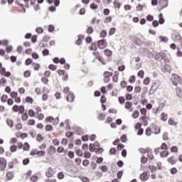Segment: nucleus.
<instances>
[{"mask_svg": "<svg viewBox=\"0 0 182 182\" xmlns=\"http://www.w3.org/2000/svg\"><path fill=\"white\" fill-rule=\"evenodd\" d=\"M155 58L156 60H159V62H161L164 58H166V53H156L155 54Z\"/></svg>", "mask_w": 182, "mask_h": 182, "instance_id": "1", "label": "nucleus"}, {"mask_svg": "<svg viewBox=\"0 0 182 182\" xmlns=\"http://www.w3.org/2000/svg\"><path fill=\"white\" fill-rule=\"evenodd\" d=\"M0 167H1V171H4L6 168V159L5 158L0 157Z\"/></svg>", "mask_w": 182, "mask_h": 182, "instance_id": "2", "label": "nucleus"}, {"mask_svg": "<svg viewBox=\"0 0 182 182\" xmlns=\"http://www.w3.org/2000/svg\"><path fill=\"white\" fill-rule=\"evenodd\" d=\"M98 48L100 49H105L106 48V40L102 39L97 42Z\"/></svg>", "mask_w": 182, "mask_h": 182, "instance_id": "3", "label": "nucleus"}, {"mask_svg": "<svg viewBox=\"0 0 182 182\" xmlns=\"http://www.w3.org/2000/svg\"><path fill=\"white\" fill-rule=\"evenodd\" d=\"M73 130H74V132H76L77 134H79L80 136H82V134H85L83 129H82V128L79 127H73Z\"/></svg>", "mask_w": 182, "mask_h": 182, "instance_id": "4", "label": "nucleus"}, {"mask_svg": "<svg viewBox=\"0 0 182 182\" xmlns=\"http://www.w3.org/2000/svg\"><path fill=\"white\" fill-rule=\"evenodd\" d=\"M67 101L72 103V102H75V95L73 92H70L69 95L67 96Z\"/></svg>", "mask_w": 182, "mask_h": 182, "instance_id": "5", "label": "nucleus"}, {"mask_svg": "<svg viewBox=\"0 0 182 182\" xmlns=\"http://www.w3.org/2000/svg\"><path fill=\"white\" fill-rule=\"evenodd\" d=\"M46 177L48 178L50 177H53V169L51 167H49L46 173Z\"/></svg>", "mask_w": 182, "mask_h": 182, "instance_id": "6", "label": "nucleus"}, {"mask_svg": "<svg viewBox=\"0 0 182 182\" xmlns=\"http://www.w3.org/2000/svg\"><path fill=\"white\" fill-rule=\"evenodd\" d=\"M6 177L9 181H11V180L15 177V174L14 173V171H9L6 173Z\"/></svg>", "mask_w": 182, "mask_h": 182, "instance_id": "7", "label": "nucleus"}, {"mask_svg": "<svg viewBox=\"0 0 182 182\" xmlns=\"http://www.w3.org/2000/svg\"><path fill=\"white\" fill-rule=\"evenodd\" d=\"M160 5H163V4H165L164 6H162L161 9H164V8H167L168 6V0H159Z\"/></svg>", "mask_w": 182, "mask_h": 182, "instance_id": "8", "label": "nucleus"}, {"mask_svg": "<svg viewBox=\"0 0 182 182\" xmlns=\"http://www.w3.org/2000/svg\"><path fill=\"white\" fill-rule=\"evenodd\" d=\"M167 161H168L170 164H176V163H177V159H175L174 156H171L167 159Z\"/></svg>", "mask_w": 182, "mask_h": 182, "instance_id": "9", "label": "nucleus"}, {"mask_svg": "<svg viewBox=\"0 0 182 182\" xmlns=\"http://www.w3.org/2000/svg\"><path fill=\"white\" fill-rule=\"evenodd\" d=\"M147 173L146 172H144L140 175V179L141 180V181H146L147 180Z\"/></svg>", "mask_w": 182, "mask_h": 182, "instance_id": "10", "label": "nucleus"}, {"mask_svg": "<svg viewBox=\"0 0 182 182\" xmlns=\"http://www.w3.org/2000/svg\"><path fill=\"white\" fill-rule=\"evenodd\" d=\"M48 153L50 154H55V153H56V148H55V146L50 145L49 147Z\"/></svg>", "mask_w": 182, "mask_h": 182, "instance_id": "11", "label": "nucleus"}, {"mask_svg": "<svg viewBox=\"0 0 182 182\" xmlns=\"http://www.w3.org/2000/svg\"><path fill=\"white\" fill-rule=\"evenodd\" d=\"M159 39L161 42H164V43H167V42H168V38L166 36H159Z\"/></svg>", "mask_w": 182, "mask_h": 182, "instance_id": "12", "label": "nucleus"}, {"mask_svg": "<svg viewBox=\"0 0 182 182\" xmlns=\"http://www.w3.org/2000/svg\"><path fill=\"white\" fill-rule=\"evenodd\" d=\"M167 72V73H170V72L171 71V67H170V65L166 64L164 66V70L162 69V72L165 73V71Z\"/></svg>", "mask_w": 182, "mask_h": 182, "instance_id": "13", "label": "nucleus"}, {"mask_svg": "<svg viewBox=\"0 0 182 182\" xmlns=\"http://www.w3.org/2000/svg\"><path fill=\"white\" fill-rule=\"evenodd\" d=\"M29 149H31V146L29 145V143L26 142L24 144V146H23V150H24V151H29Z\"/></svg>", "mask_w": 182, "mask_h": 182, "instance_id": "14", "label": "nucleus"}, {"mask_svg": "<svg viewBox=\"0 0 182 182\" xmlns=\"http://www.w3.org/2000/svg\"><path fill=\"white\" fill-rule=\"evenodd\" d=\"M7 126L12 128L14 127V120L7 119H6Z\"/></svg>", "mask_w": 182, "mask_h": 182, "instance_id": "15", "label": "nucleus"}, {"mask_svg": "<svg viewBox=\"0 0 182 182\" xmlns=\"http://www.w3.org/2000/svg\"><path fill=\"white\" fill-rule=\"evenodd\" d=\"M168 151H163L160 153L161 157H168Z\"/></svg>", "mask_w": 182, "mask_h": 182, "instance_id": "16", "label": "nucleus"}, {"mask_svg": "<svg viewBox=\"0 0 182 182\" xmlns=\"http://www.w3.org/2000/svg\"><path fill=\"white\" fill-rule=\"evenodd\" d=\"M104 53L105 55H106V56H108V58H110V56H112V55L113 54L112 50L107 49L105 50Z\"/></svg>", "mask_w": 182, "mask_h": 182, "instance_id": "17", "label": "nucleus"}, {"mask_svg": "<svg viewBox=\"0 0 182 182\" xmlns=\"http://www.w3.org/2000/svg\"><path fill=\"white\" fill-rule=\"evenodd\" d=\"M107 36V31L106 30H102L100 32V38H106Z\"/></svg>", "mask_w": 182, "mask_h": 182, "instance_id": "18", "label": "nucleus"}, {"mask_svg": "<svg viewBox=\"0 0 182 182\" xmlns=\"http://www.w3.org/2000/svg\"><path fill=\"white\" fill-rule=\"evenodd\" d=\"M132 106H133V103H132V102H129L127 101L126 103H125V109H132Z\"/></svg>", "mask_w": 182, "mask_h": 182, "instance_id": "19", "label": "nucleus"}, {"mask_svg": "<svg viewBox=\"0 0 182 182\" xmlns=\"http://www.w3.org/2000/svg\"><path fill=\"white\" fill-rule=\"evenodd\" d=\"M139 116H140V112L138 110L134 111L132 114L133 119H137Z\"/></svg>", "mask_w": 182, "mask_h": 182, "instance_id": "20", "label": "nucleus"}, {"mask_svg": "<svg viewBox=\"0 0 182 182\" xmlns=\"http://www.w3.org/2000/svg\"><path fill=\"white\" fill-rule=\"evenodd\" d=\"M17 149H18V146H16V145H11L10 146V151L11 153H15V151H16Z\"/></svg>", "mask_w": 182, "mask_h": 182, "instance_id": "21", "label": "nucleus"}, {"mask_svg": "<svg viewBox=\"0 0 182 182\" xmlns=\"http://www.w3.org/2000/svg\"><path fill=\"white\" fill-rule=\"evenodd\" d=\"M36 140L37 141H43V140H45V138L42 136V134H38L36 136Z\"/></svg>", "mask_w": 182, "mask_h": 182, "instance_id": "22", "label": "nucleus"}, {"mask_svg": "<svg viewBox=\"0 0 182 182\" xmlns=\"http://www.w3.org/2000/svg\"><path fill=\"white\" fill-rule=\"evenodd\" d=\"M53 130V127L50 124H47L46 126V132H52Z\"/></svg>", "mask_w": 182, "mask_h": 182, "instance_id": "23", "label": "nucleus"}, {"mask_svg": "<svg viewBox=\"0 0 182 182\" xmlns=\"http://www.w3.org/2000/svg\"><path fill=\"white\" fill-rule=\"evenodd\" d=\"M33 62V60L32 58H27L25 61V65L26 66H29Z\"/></svg>", "mask_w": 182, "mask_h": 182, "instance_id": "24", "label": "nucleus"}, {"mask_svg": "<svg viewBox=\"0 0 182 182\" xmlns=\"http://www.w3.org/2000/svg\"><path fill=\"white\" fill-rule=\"evenodd\" d=\"M137 75L141 77V79H143L144 77V71L143 70H139Z\"/></svg>", "mask_w": 182, "mask_h": 182, "instance_id": "25", "label": "nucleus"}, {"mask_svg": "<svg viewBox=\"0 0 182 182\" xmlns=\"http://www.w3.org/2000/svg\"><path fill=\"white\" fill-rule=\"evenodd\" d=\"M96 146H95V145L93 144H90V147H89V150L90 151H91V153H93V151H96Z\"/></svg>", "mask_w": 182, "mask_h": 182, "instance_id": "26", "label": "nucleus"}, {"mask_svg": "<svg viewBox=\"0 0 182 182\" xmlns=\"http://www.w3.org/2000/svg\"><path fill=\"white\" fill-rule=\"evenodd\" d=\"M18 112H19V114H23V113H24V112H25V106L21 105V106L19 107Z\"/></svg>", "mask_w": 182, "mask_h": 182, "instance_id": "27", "label": "nucleus"}, {"mask_svg": "<svg viewBox=\"0 0 182 182\" xmlns=\"http://www.w3.org/2000/svg\"><path fill=\"white\" fill-rule=\"evenodd\" d=\"M7 100H8V95H3L1 98V101L2 102V103H6Z\"/></svg>", "mask_w": 182, "mask_h": 182, "instance_id": "28", "label": "nucleus"}, {"mask_svg": "<svg viewBox=\"0 0 182 182\" xmlns=\"http://www.w3.org/2000/svg\"><path fill=\"white\" fill-rule=\"evenodd\" d=\"M146 21H148L149 22H153V21H154V17L152 15L149 14L146 16Z\"/></svg>", "mask_w": 182, "mask_h": 182, "instance_id": "29", "label": "nucleus"}, {"mask_svg": "<svg viewBox=\"0 0 182 182\" xmlns=\"http://www.w3.org/2000/svg\"><path fill=\"white\" fill-rule=\"evenodd\" d=\"M134 43H136V45H138L139 46H140V45H141V41H140V38H135L134 41Z\"/></svg>", "mask_w": 182, "mask_h": 182, "instance_id": "30", "label": "nucleus"}, {"mask_svg": "<svg viewBox=\"0 0 182 182\" xmlns=\"http://www.w3.org/2000/svg\"><path fill=\"white\" fill-rule=\"evenodd\" d=\"M32 66H34V70H39V68H41V65L39 63H32Z\"/></svg>", "mask_w": 182, "mask_h": 182, "instance_id": "31", "label": "nucleus"}, {"mask_svg": "<svg viewBox=\"0 0 182 182\" xmlns=\"http://www.w3.org/2000/svg\"><path fill=\"white\" fill-rule=\"evenodd\" d=\"M58 178L59 180H63V178H65V174H63V172H60L58 173Z\"/></svg>", "mask_w": 182, "mask_h": 182, "instance_id": "32", "label": "nucleus"}, {"mask_svg": "<svg viewBox=\"0 0 182 182\" xmlns=\"http://www.w3.org/2000/svg\"><path fill=\"white\" fill-rule=\"evenodd\" d=\"M10 96H11V97H12V99H16L18 96V92L13 91L11 92Z\"/></svg>", "mask_w": 182, "mask_h": 182, "instance_id": "33", "label": "nucleus"}, {"mask_svg": "<svg viewBox=\"0 0 182 182\" xmlns=\"http://www.w3.org/2000/svg\"><path fill=\"white\" fill-rule=\"evenodd\" d=\"M26 102L27 103H31V105H32V103H33V98H32L31 97H27L26 98Z\"/></svg>", "mask_w": 182, "mask_h": 182, "instance_id": "34", "label": "nucleus"}, {"mask_svg": "<svg viewBox=\"0 0 182 182\" xmlns=\"http://www.w3.org/2000/svg\"><path fill=\"white\" fill-rule=\"evenodd\" d=\"M161 120H162L163 122H167V114H166V113H164V112H163V113L161 114Z\"/></svg>", "mask_w": 182, "mask_h": 182, "instance_id": "35", "label": "nucleus"}, {"mask_svg": "<svg viewBox=\"0 0 182 182\" xmlns=\"http://www.w3.org/2000/svg\"><path fill=\"white\" fill-rule=\"evenodd\" d=\"M159 148H161V150H168V147L166 143H162V145Z\"/></svg>", "mask_w": 182, "mask_h": 182, "instance_id": "36", "label": "nucleus"}, {"mask_svg": "<svg viewBox=\"0 0 182 182\" xmlns=\"http://www.w3.org/2000/svg\"><path fill=\"white\" fill-rule=\"evenodd\" d=\"M118 100H119V103H120V105H123V103H124V102H126V99L124 98V97H119Z\"/></svg>", "mask_w": 182, "mask_h": 182, "instance_id": "37", "label": "nucleus"}, {"mask_svg": "<svg viewBox=\"0 0 182 182\" xmlns=\"http://www.w3.org/2000/svg\"><path fill=\"white\" fill-rule=\"evenodd\" d=\"M150 84V77H146L144 80V85H146V86H147L148 85Z\"/></svg>", "mask_w": 182, "mask_h": 182, "instance_id": "38", "label": "nucleus"}, {"mask_svg": "<svg viewBox=\"0 0 182 182\" xmlns=\"http://www.w3.org/2000/svg\"><path fill=\"white\" fill-rule=\"evenodd\" d=\"M105 23H110L112 22V16H107L104 20Z\"/></svg>", "mask_w": 182, "mask_h": 182, "instance_id": "39", "label": "nucleus"}, {"mask_svg": "<svg viewBox=\"0 0 182 182\" xmlns=\"http://www.w3.org/2000/svg\"><path fill=\"white\" fill-rule=\"evenodd\" d=\"M28 113H26V112L23 114V115L21 116V119H22L23 122L28 120Z\"/></svg>", "mask_w": 182, "mask_h": 182, "instance_id": "40", "label": "nucleus"}, {"mask_svg": "<svg viewBox=\"0 0 182 182\" xmlns=\"http://www.w3.org/2000/svg\"><path fill=\"white\" fill-rule=\"evenodd\" d=\"M164 22H165V20L163 18V14H159V23L161 25H163V23H164Z\"/></svg>", "mask_w": 182, "mask_h": 182, "instance_id": "41", "label": "nucleus"}, {"mask_svg": "<svg viewBox=\"0 0 182 182\" xmlns=\"http://www.w3.org/2000/svg\"><path fill=\"white\" fill-rule=\"evenodd\" d=\"M89 164H90V162L89 161V160H87V159L83 160L82 166H84V167H87V166H89Z\"/></svg>", "mask_w": 182, "mask_h": 182, "instance_id": "42", "label": "nucleus"}, {"mask_svg": "<svg viewBox=\"0 0 182 182\" xmlns=\"http://www.w3.org/2000/svg\"><path fill=\"white\" fill-rule=\"evenodd\" d=\"M55 120V119L53 117H47L46 118V122H48V123H52V122H53Z\"/></svg>", "mask_w": 182, "mask_h": 182, "instance_id": "43", "label": "nucleus"}, {"mask_svg": "<svg viewBox=\"0 0 182 182\" xmlns=\"http://www.w3.org/2000/svg\"><path fill=\"white\" fill-rule=\"evenodd\" d=\"M141 92V87L136 86L134 87V93H140Z\"/></svg>", "mask_w": 182, "mask_h": 182, "instance_id": "44", "label": "nucleus"}, {"mask_svg": "<svg viewBox=\"0 0 182 182\" xmlns=\"http://www.w3.org/2000/svg\"><path fill=\"white\" fill-rule=\"evenodd\" d=\"M114 6H115V8H117L118 9H120V6H122V4H120V3L117 2V1H114Z\"/></svg>", "mask_w": 182, "mask_h": 182, "instance_id": "45", "label": "nucleus"}, {"mask_svg": "<svg viewBox=\"0 0 182 182\" xmlns=\"http://www.w3.org/2000/svg\"><path fill=\"white\" fill-rule=\"evenodd\" d=\"M48 69H50V70H56V69H58V67L53 64H50L48 66Z\"/></svg>", "mask_w": 182, "mask_h": 182, "instance_id": "46", "label": "nucleus"}, {"mask_svg": "<svg viewBox=\"0 0 182 182\" xmlns=\"http://www.w3.org/2000/svg\"><path fill=\"white\" fill-rule=\"evenodd\" d=\"M171 153H177L178 151V148L177 146H173L171 148Z\"/></svg>", "mask_w": 182, "mask_h": 182, "instance_id": "47", "label": "nucleus"}, {"mask_svg": "<svg viewBox=\"0 0 182 182\" xmlns=\"http://www.w3.org/2000/svg\"><path fill=\"white\" fill-rule=\"evenodd\" d=\"M41 82H43V83H44V85H48V82H49V79H48L46 77H43L41 78Z\"/></svg>", "mask_w": 182, "mask_h": 182, "instance_id": "48", "label": "nucleus"}, {"mask_svg": "<svg viewBox=\"0 0 182 182\" xmlns=\"http://www.w3.org/2000/svg\"><path fill=\"white\" fill-rule=\"evenodd\" d=\"M53 144L54 146H59V144H60V141H59L58 139H55L53 140Z\"/></svg>", "mask_w": 182, "mask_h": 182, "instance_id": "49", "label": "nucleus"}, {"mask_svg": "<svg viewBox=\"0 0 182 182\" xmlns=\"http://www.w3.org/2000/svg\"><path fill=\"white\" fill-rule=\"evenodd\" d=\"M87 32L89 34H92L93 32H95V29H93V27L90 26V27L87 28Z\"/></svg>", "mask_w": 182, "mask_h": 182, "instance_id": "50", "label": "nucleus"}, {"mask_svg": "<svg viewBox=\"0 0 182 182\" xmlns=\"http://www.w3.org/2000/svg\"><path fill=\"white\" fill-rule=\"evenodd\" d=\"M90 50H97V47L96 46V43H92L91 44Z\"/></svg>", "mask_w": 182, "mask_h": 182, "instance_id": "51", "label": "nucleus"}, {"mask_svg": "<svg viewBox=\"0 0 182 182\" xmlns=\"http://www.w3.org/2000/svg\"><path fill=\"white\" fill-rule=\"evenodd\" d=\"M12 110L15 112V113H18V112H19V106L18 105H14L12 107Z\"/></svg>", "mask_w": 182, "mask_h": 182, "instance_id": "52", "label": "nucleus"}, {"mask_svg": "<svg viewBox=\"0 0 182 182\" xmlns=\"http://www.w3.org/2000/svg\"><path fill=\"white\" fill-rule=\"evenodd\" d=\"M129 83H134L136 82V76L132 75L129 80Z\"/></svg>", "mask_w": 182, "mask_h": 182, "instance_id": "53", "label": "nucleus"}, {"mask_svg": "<svg viewBox=\"0 0 182 182\" xmlns=\"http://www.w3.org/2000/svg\"><path fill=\"white\" fill-rule=\"evenodd\" d=\"M100 167V169L103 171V173H107V166L103 165V166H101Z\"/></svg>", "mask_w": 182, "mask_h": 182, "instance_id": "54", "label": "nucleus"}, {"mask_svg": "<svg viewBox=\"0 0 182 182\" xmlns=\"http://www.w3.org/2000/svg\"><path fill=\"white\" fill-rule=\"evenodd\" d=\"M28 116L30 117H35V111H33V109H30L28 111Z\"/></svg>", "mask_w": 182, "mask_h": 182, "instance_id": "55", "label": "nucleus"}, {"mask_svg": "<svg viewBox=\"0 0 182 182\" xmlns=\"http://www.w3.org/2000/svg\"><path fill=\"white\" fill-rule=\"evenodd\" d=\"M38 151H37L36 149H33L30 153V156H38Z\"/></svg>", "mask_w": 182, "mask_h": 182, "instance_id": "56", "label": "nucleus"}, {"mask_svg": "<svg viewBox=\"0 0 182 182\" xmlns=\"http://www.w3.org/2000/svg\"><path fill=\"white\" fill-rule=\"evenodd\" d=\"M120 85L123 89H124V87H127V82L125 80L122 81Z\"/></svg>", "mask_w": 182, "mask_h": 182, "instance_id": "57", "label": "nucleus"}, {"mask_svg": "<svg viewBox=\"0 0 182 182\" xmlns=\"http://www.w3.org/2000/svg\"><path fill=\"white\" fill-rule=\"evenodd\" d=\"M92 154L90 152H86L84 154V159H90Z\"/></svg>", "mask_w": 182, "mask_h": 182, "instance_id": "58", "label": "nucleus"}, {"mask_svg": "<svg viewBox=\"0 0 182 182\" xmlns=\"http://www.w3.org/2000/svg\"><path fill=\"white\" fill-rule=\"evenodd\" d=\"M115 33H116V28L112 27L109 30V35H114Z\"/></svg>", "mask_w": 182, "mask_h": 182, "instance_id": "59", "label": "nucleus"}, {"mask_svg": "<svg viewBox=\"0 0 182 182\" xmlns=\"http://www.w3.org/2000/svg\"><path fill=\"white\" fill-rule=\"evenodd\" d=\"M82 141H89V135L86 134L82 136Z\"/></svg>", "mask_w": 182, "mask_h": 182, "instance_id": "60", "label": "nucleus"}, {"mask_svg": "<svg viewBox=\"0 0 182 182\" xmlns=\"http://www.w3.org/2000/svg\"><path fill=\"white\" fill-rule=\"evenodd\" d=\"M31 181L36 182L38 181V176L33 175L31 177Z\"/></svg>", "mask_w": 182, "mask_h": 182, "instance_id": "61", "label": "nucleus"}, {"mask_svg": "<svg viewBox=\"0 0 182 182\" xmlns=\"http://www.w3.org/2000/svg\"><path fill=\"white\" fill-rule=\"evenodd\" d=\"M80 178L83 182H90V179H89L87 177L82 176Z\"/></svg>", "mask_w": 182, "mask_h": 182, "instance_id": "62", "label": "nucleus"}, {"mask_svg": "<svg viewBox=\"0 0 182 182\" xmlns=\"http://www.w3.org/2000/svg\"><path fill=\"white\" fill-rule=\"evenodd\" d=\"M90 8L91 9H97L98 6H97V4L92 3L90 4Z\"/></svg>", "mask_w": 182, "mask_h": 182, "instance_id": "63", "label": "nucleus"}, {"mask_svg": "<svg viewBox=\"0 0 182 182\" xmlns=\"http://www.w3.org/2000/svg\"><path fill=\"white\" fill-rule=\"evenodd\" d=\"M23 75H24V76H25L26 77H31V71H29V70H26V71L24 72Z\"/></svg>", "mask_w": 182, "mask_h": 182, "instance_id": "64", "label": "nucleus"}]
</instances>
